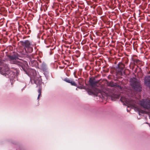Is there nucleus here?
Returning a JSON list of instances; mask_svg holds the SVG:
<instances>
[{"label":"nucleus","mask_w":150,"mask_h":150,"mask_svg":"<svg viewBox=\"0 0 150 150\" xmlns=\"http://www.w3.org/2000/svg\"><path fill=\"white\" fill-rule=\"evenodd\" d=\"M18 66L21 70H22L30 78V82L32 84L34 83L38 86L39 84H43L40 76L37 74L36 71L33 69H29L27 62L23 60L18 63Z\"/></svg>","instance_id":"obj_1"},{"label":"nucleus","mask_w":150,"mask_h":150,"mask_svg":"<svg viewBox=\"0 0 150 150\" xmlns=\"http://www.w3.org/2000/svg\"><path fill=\"white\" fill-rule=\"evenodd\" d=\"M3 62L0 60V66L3 65ZM19 71L17 69H15L14 71H11L8 68L6 64V67H0V73L2 75L5 76L6 78H9L10 80L11 85L15 81L14 79L18 75Z\"/></svg>","instance_id":"obj_2"},{"label":"nucleus","mask_w":150,"mask_h":150,"mask_svg":"<svg viewBox=\"0 0 150 150\" xmlns=\"http://www.w3.org/2000/svg\"><path fill=\"white\" fill-rule=\"evenodd\" d=\"M129 81L130 86L134 91L139 93H140L142 91V85L140 80L133 77L130 78Z\"/></svg>","instance_id":"obj_3"},{"label":"nucleus","mask_w":150,"mask_h":150,"mask_svg":"<svg viewBox=\"0 0 150 150\" xmlns=\"http://www.w3.org/2000/svg\"><path fill=\"white\" fill-rule=\"evenodd\" d=\"M21 45L24 47L26 52L29 53L32 52L33 50V47L35 44L28 40H23L20 42Z\"/></svg>","instance_id":"obj_4"},{"label":"nucleus","mask_w":150,"mask_h":150,"mask_svg":"<svg viewBox=\"0 0 150 150\" xmlns=\"http://www.w3.org/2000/svg\"><path fill=\"white\" fill-rule=\"evenodd\" d=\"M140 105L144 109L147 110L150 108V99H142L139 101Z\"/></svg>","instance_id":"obj_5"},{"label":"nucleus","mask_w":150,"mask_h":150,"mask_svg":"<svg viewBox=\"0 0 150 150\" xmlns=\"http://www.w3.org/2000/svg\"><path fill=\"white\" fill-rule=\"evenodd\" d=\"M8 57L10 60L11 61H13L14 63L18 65V64L20 62H22L23 61L22 60L20 62L16 61L17 60L19 59V57H20V55L18 54L16 52L13 53V54L8 55Z\"/></svg>","instance_id":"obj_6"},{"label":"nucleus","mask_w":150,"mask_h":150,"mask_svg":"<svg viewBox=\"0 0 150 150\" xmlns=\"http://www.w3.org/2000/svg\"><path fill=\"white\" fill-rule=\"evenodd\" d=\"M144 83L146 87L150 89V75H146L144 78Z\"/></svg>","instance_id":"obj_7"},{"label":"nucleus","mask_w":150,"mask_h":150,"mask_svg":"<svg viewBox=\"0 0 150 150\" xmlns=\"http://www.w3.org/2000/svg\"><path fill=\"white\" fill-rule=\"evenodd\" d=\"M29 65L33 67H34L37 68L39 69V64L38 62L35 60H30L29 62Z\"/></svg>","instance_id":"obj_8"},{"label":"nucleus","mask_w":150,"mask_h":150,"mask_svg":"<svg viewBox=\"0 0 150 150\" xmlns=\"http://www.w3.org/2000/svg\"><path fill=\"white\" fill-rule=\"evenodd\" d=\"M44 86V83L43 84H39L38 86L36 85V87H38V92L39 93L37 99L38 100L41 96V91L42 89L43 86Z\"/></svg>","instance_id":"obj_9"},{"label":"nucleus","mask_w":150,"mask_h":150,"mask_svg":"<svg viewBox=\"0 0 150 150\" xmlns=\"http://www.w3.org/2000/svg\"><path fill=\"white\" fill-rule=\"evenodd\" d=\"M88 82L90 85L92 86H95L98 83L97 81L94 79L90 78Z\"/></svg>","instance_id":"obj_10"},{"label":"nucleus","mask_w":150,"mask_h":150,"mask_svg":"<svg viewBox=\"0 0 150 150\" xmlns=\"http://www.w3.org/2000/svg\"><path fill=\"white\" fill-rule=\"evenodd\" d=\"M41 69L42 71L48 70L46 64L44 62H43L41 64Z\"/></svg>","instance_id":"obj_11"},{"label":"nucleus","mask_w":150,"mask_h":150,"mask_svg":"<svg viewBox=\"0 0 150 150\" xmlns=\"http://www.w3.org/2000/svg\"><path fill=\"white\" fill-rule=\"evenodd\" d=\"M43 72V73L46 78L47 80H48L49 77V72L48 70L44 71Z\"/></svg>","instance_id":"obj_12"},{"label":"nucleus","mask_w":150,"mask_h":150,"mask_svg":"<svg viewBox=\"0 0 150 150\" xmlns=\"http://www.w3.org/2000/svg\"><path fill=\"white\" fill-rule=\"evenodd\" d=\"M69 83H70L72 86H77V84L72 79L71 80Z\"/></svg>","instance_id":"obj_13"},{"label":"nucleus","mask_w":150,"mask_h":150,"mask_svg":"<svg viewBox=\"0 0 150 150\" xmlns=\"http://www.w3.org/2000/svg\"><path fill=\"white\" fill-rule=\"evenodd\" d=\"M117 71L119 72L122 73L123 71V68L122 67H119L117 69Z\"/></svg>","instance_id":"obj_14"},{"label":"nucleus","mask_w":150,"mask_h":150,"mask_svg":"<svg viewBox=\"0 0 150 150\" xmlns=\"http://www.w3.org/2000/svg\"><path fill=\"white\" fill-rule=\"evenodd\" d=\"M113 86L114 87H118L120 88H121L122 87L119 84H117L116 83H114L113 84Z\"/></svg>","instance_id":"obj_15"},{"label":"nucleus","mask_w":150,"mask_h":150,"mask_svg":"<svg viewBox=\"0 0 150 150\" xmlns=\"http://www.w3.org/2000/svg\"><path fill=\"white\" fill-rule=\"evenodd\" d=\"M87 93L90 95L92 96L94 95V93L92 91H91L90 90L88 91Z\"/></svg>","instance_id":"obj_16"},{"label":"nucleus","mask_w":150,"mask_h":150,"mask_svg":"<svg viewBox=\"0 0 150 150\" xmlns=\"http://www.w3.org/2000/svg\"><path fill=\"white\" fill-rule=\"evenodd\" d=\"M71 80V79H69L68 78H65L64 80L66 82L69 83Z\"/></svg>","instance_id":"obj_17"},{"label":"nucleus","mask_w":150,"mask_h":150,"mask_svg":"<svg viewBox=\"0 0 150 150\" xmlns=\"http://www.w3.org/2000/svg\"><path fill=\"white\" fill-rule=\"evenodd\" d=\"M22 84L23 85V88L21 89V91L22 92L25 89L26 86V84L25 83H23Z\"/></svg>","instance_id":"obj_18"},{"label":"nucleus","mask_w":150,"mask_h":150,"mask_svg":"<svg viewBox=\"0 0 150 150\" xmlns=\"http://www.w3.org/2000/svg\"><path fill=\"white\" fill-rule=\"evenodd\" d=\"M55 47H54L53 48V49H51V48H50V52H49V53H50V55H51L53 53V52H52V50H53V49H55Z\"/></svg>","instance_id":"obj_19"},{"label":"nucleus","mask_w":150,"mask_h":150,"mask_svg":"<svg viewBox=\"0 0 150 150\" xmlns=\"http://www.w3.org/2000/svg\"><path fill=\"white\" fill-rule=\"evenodd\" d=\"M120 63H121V62H119L118 64L116 66L115 68H116V69H118L119 68V67H120L119 65L120 64Z\"/></svg>","instance_id":"obj_20"},{"label":"nucleus","mask_w":150,"mask_h":150,"mask_svg":"<svg viewBox=\"0 0 150 150\" xmlns=\"http://www.w3.org/2000/svg\"><path fill=\"white\" fill-rule=\"evenodd\" d=\"M134 110L135 111L138 112L139 111L138 108H134Z\"/></svg>","instance_id":"obj_21"},{"label":"nucleus","mask_w":150,"mask_h":150,"mask_svg":"<svg viewBox=\"0 0 150 150\" xmlns=\"http://www.w3.org/2000/svg\"><path fill=\"white\" fill-rule=\"evenodd\" d=\"M93 21L95 23H96L97 22V19L96 18H95L93 19Z\"/></svg>","instance_id":"obj_22"},{"label":"nucleus","mask_w":150,"mask_h":150,"mask_svg":"<svg viewBox=\"0 0 150 150\" xmlns=\"http://www.w3.org/2000/svg\"><path fill=\"white\" fill-rule=\"evenodd\" d=\"M12 143L13 144H16V143H17V142H12Z\"/></svg>","instance_id":"obj_23"},{"label":"nucleus","mask_w":150,"mask_h":150,"mask_svg":"<svg viewBox=\"0 0 150 150\" xmlns=\"http://www.w3.org/2000/svg\"><path fill=\"white\" fill-rule=\"evenodd\" d=\"M76 87H77V88H76V90H78L77 88H80V87L78 86H77Z\"/></svg>","instance_id":"obj_24"},{"label":"nucleus","mask_w":150,"mask_h":150,"mask_svg":"<svg viewBox=\"0 0 150 150\" xmlns=\"http://www.w3.org/2000/svg\"><path fill=\"white\" fill-rule=\"evenodd\" d=\"M21 57H23V52L21 54Z\"/></svg>","instance_id":"obj_25"},{"label":"nucleus","mask_w":150,"mask_h":150,"mask_svg":"<svg viewBox=\"0 0 150 150\" xmlns=\"http://www.w3.org/2000/svg\"><path fill=\"white\" fill-rule=\"evenodd\" d=\"M144 112V111L143 110H142L140 112L142 113H143Z\"/></svg>","instance_id":"obj_26"},{"label":"nucleus","mask_w":150,"mask_h":150,"mask_svg":"<svg viewBox=\"0 0 150 150\" xmlns=\"http://www.w3.org/2000/svg\"><path fill=\"white\" fill-rule=\"evenodd\" d=\"M138 112L139 115H141L140 113V112L139 111V112Z\"/></svg>","instance_id":"obj_27"},{"label":"nucleus","mask_w":150,"mask_h":150,"mask_svg":"<svg viewBox=\"0 0 150 150\" xmlns=\"http://www.w3.org/2000/svg\"><path fill=\"white\" fill-rule=\"evenodd\" d=\"M44 42H45V44H47V42H46V40H44Z\"/></svg>","instance_id":"obj_28"},{"label":"nucleus","mask_w":150,"mask_h":150,"mask_svg":"<svg viewBox=\"0 0 150 150\" xmlns=\"http://www.w3.org/2000/svg\"><path fill=\"white\" fill-rule=\"evenodd\" d=\"M102 99H104V96L103 95H102Z\"/></svg>","instance_id":"obj_29"},{"label":"nucleus","mask_w":150,"mask_h":150,"mask_svg":"<svg viewBox=\"0 0 150 150\" xmlns=\"http://www.w3.org/2000/svg\"><path fill=\"white\" fill-rule=\"evenodd\" d=\"M49 47H50V46H46V47H47V48H48Z\"/></svg>","instance_id":"obj_30"},{"label":"nucleus","mask_w":150,"mask_h":150,"mask_svg":"<svg viewBox=\"0 0 150 150\" xmlns=\"http://www.w3.org/2000/svg\"><path fill=\"white\" fill-rule=\"evenodd\" d=\"M146 123V124H149L148 123V122H146V123Z\"/></svg>","instance_id":"obj_31"},{"label":"nucleus","mask_w":150,"mask_h":150,"mask_svg":"<svg viewBox=\"0 0 150 150\" xmlns=\"http://www.w3.org/2000/svg\"><path fill=\"white\" fill-rule=\"evenodd\" d=\"M127 112H129V111L128 110H127Z\"/></svg>","instance_id":"obj_32"},{"label":"nucleus","mask_w":150,"mask_h":150,"mask_svg":"<svg viewBox=\"0 0 150 150\" xmlns=\"http://www.w3.org/2000/svg\"><path fill=\"white\" fill-rule=\"evenodd\" d=\"M75 72H74V74Z\"/></svg>","instance_id":"obj_33"}]
</instances>
